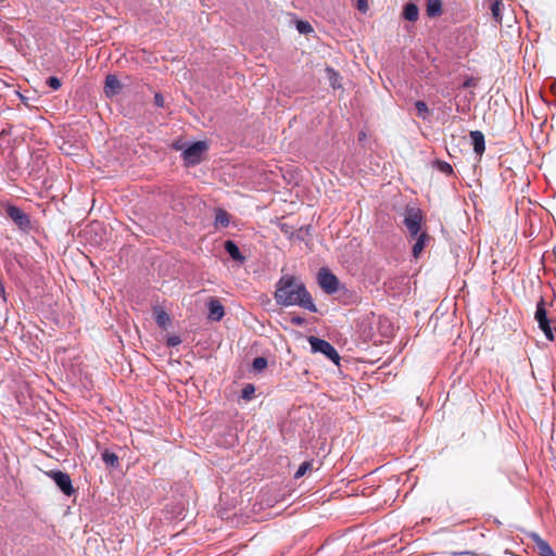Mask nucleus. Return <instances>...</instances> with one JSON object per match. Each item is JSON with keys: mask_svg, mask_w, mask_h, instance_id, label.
Returning a JSON list of instances; mask_svg holds the SVG:
<instances>
[{"mask_svg": "<svg viewBox=\"0 0 556 556\" xmlns=\"http://www.w3.org/2000/svg\"><path fill=\"white\" fill-rule=\"evenodd\" d=\"M274 296L277 304L281 306L296 305L312 313L317 312V307L305 285L293 275H285L277 281Z\"/></svg>", "mask_w": 556, "mask_h": 556, "instance_id": "nucleus-1", "label": "nucleus"}, {"mask_svg": "<svg viewBox=\"0 0 556 556\" xmlns=\"http://www.w3.org/2000/svg\"><path fill=\"white\" fill-rule=\"evenodd\" d=\"M308 342L311 344L313 352H319L327 356L332 362H334L336 364H339L340 356L337 350L328 341L316 337H309Z\"/></svg>", "mask_w": 556, "mask_h": 556, "instance_id": "nucleus-2", "label": "nucleus"}, {"mask_svg": "<svg viewBox=\"0 0 556 556\" xmlns=\"http://www.w3.org/2000/svg\"><path fill=\"white\" fill-rule=\"evenodd\" d=\"M47 477L52 479L58 488L67 496L75 493L72 479L68 473L61 470H49L45 472Z\"/></svg>", "mask_w": 556, "mask_h": 556, "instance_id": "nucleus-3", "label": "nucleus"}, {"mask_svg": "<svg viewBox=\"0 0 556 556\" xmlns=\"http://www.w3.org/2000/svg\"><path fill=\"white\" fill-rule=\"evenodd\" d=\"M422 212L417 207H407L405 211L404 225L413 237H416L421 228Z\"/></svg>", "mask_w": 556, "mask_h": 556, "instance_id": "nucleus-4", "label": "nucleus"}, {"mask_svg": "<svg viewBox=\"0 0 556 556\" xmlns=\"http://www.w3.org/2000/svg\"><path fill=\"white\" fill-rule=\"evenodd\" d=\"M207 150L204 141H197L182 152V159L187 165H197L201 162L203 153Z\"/></svg>", "mask_w": 556, "mask_h": 556, "instance_id": "nucleus-5", "label": "nucleus"}, {"mask_svg": "<svg viewBox=\"0 0 556 556\" xmlns=\"http://www.w3.org/2000/svg\"><path fill=\"white\" fill-rule=\"evenodd\" d=\"M5 213L21 230L26 231L30 229L29 216L20 207L9 204L5 206Z\"/></svg>", "mask_w": 556, "mask_h": 556, "instance_id": "nucleus-6", "label": "nucleus"}, {"mask_svg": "<svg viewBox=\"0 0 556 556\" xmlns=\"http://www.w3.org/2000/svg\"><path fill=\"white\" fill-rule=\"evenodd\" d=\"M318 283L328 294H332L339 289L338 278L327 268H321L318 271Z\"/></svg>", "mask_w": 556, "mask_h": 556, "instance_id": "nucleus-7", "label": "nucleus"}, {"mask_svg": "<svg viewBox=\"0 0 556 556\" xmlns=\"http://www.w3.org/2000/svg\"><path fill=\"white\" fill-rule=\"evenodd\" d=\"M208 319L219 321L225 315V308L222 302L216 298H210L207 302Z\"/></svg>", "mask_w": 556, "mask_h": 556, "instance_id": "nucleus-8", "label": "nucleus"}, {"mask_svg": "<svg viewBox=\"0 0 556 556\" xmlns=\"http://www.w3.org/2000/svg\"><path fill=\"white\" fill-rule=\"evenodd\" d=\"M531 540L534 548L541 556H556V553L553 551L548 542L542 539L539 534L532 533Z\"/></svg>", "mask_w": 556, "mask_h": 556, "instance_id": "nucleus-9", "label": "nucleus"}, {"mask_svg": "<svg viewBox=\"0 0 556 556\" xmlns=\"http://www.w3.org/2000/svg\"><path fill=\"white\" fill-rule=\"evenodd\" d=\"M123 89V85L116 75L110 74L105 77L104 92L109 98L118 94Z\"/></svg>", "mask_w": 556, "mask_h": 556, "instance_id": "nucleus-10", "label": "nucleus"}, {"mask_svg": "<svg viewBox=\"0 0 556 556\" xmlns=\"http://www.w3.org/2000/svg\"><path fill=\"white\" fill-rule=\"evenodd\" d=\"M470 139L472 142L473 151L478 155H482L485 150L484 135L479 130L470 131Z\"/></svg>", "mask_w": 556, "mask_h": 556, "instance_id": "nucleus-11", "label": "nucleus"}, {"mask_svg": "<svg viewBox=\"0 0 556 556\" xmlns=\"http://www.w3.org/2000/svg\"><path fill=\"white\" fill-rule=\"evenodd\" d=\"M225 247V250L226 252L230 255V257L233 260V261H237L239 263H244L245 261V257L242 255V253L240 252L238 245L231 241V240H227L224 244Z\"/></svg>", "mask_w": 556, "mask_h": 556, "instance_id": "nucleus-12", "label": "nucleus"}, {"mask_svg": "<svg viewBox=\"0 0 556 556\" xmlns=\"http://www.w3.org/2000/svg\"><path fill=\"white\" fill-rule=\"evenodd\" d=\"M426 12L429 17L442 15V0H427Z\"/></svg>", "mask_w": 556, "mask_h": 556, "instance_id": "nucleus-13", "label": "nucleus"}, {"mask_svg": "<svg viewBox=\"0 0 556 556\" xmlns=\"http://www.w3.org/2000/svg\"><path fill=\"white\" fill-rule=\"evenodd\" d=\"M403 17L409 22H416L419 17V9L413 3H406L403 9Z\"/></svg>", "mask_w": 556, "mask_h": 556, "instance_id": "nucleus-14", "label": "nucleus"}, {"mask_svg": "<svg viewBox=\"0 0 556 556\" xmlns=\"http://www.w3.org/2000/svg\"><path fill=\"white\" fill-rule=\"evenodd\" d=\"M154 318L156 324L163 329H166L172 323L169 315L160 307L154 309Z\"/></svg>", "mask_w": 556, "mask_h": 556, "instance_id": "nucleus-15", "label": "nucleus"}, {"mask_svg": "<svg viewBox=\"0 0 556 556\" xmlns=\"http://www.w3.org/2000/svg\"><path fill=\"white\" fill-rule=\"evenodd\" d=\"M229 224H230V214L223 208H217L215 211V226L226 228L229 226Z\"/></svg>", "mask_w": 556, "mask_h": 556, "instance_id": "nucleus-16", "label": "nucleus"}, {"mask_svg": "<svg viewBox=\"0 0 556 556\" xmlns=\"http://www.w3.org/2000/svg\"><path fill=\"white\" fill-rule=\"evenodd\" d=\"M429 240V236L426 232H421L417 235V240L413 245V255L414 257H418L422 250L426 247V242Z\"/></svg>", "mask_w": 556, "mask_h": 556, "instance_id": "nucleus-17", "label": "nucleus"}, {"mask_svg": "<svg viewBox=\"0 0 556 556\" xmlns=\"http://www.w3.org/2000/svg\"><path fill=\"white\" fill-rule=\"evenodd\" d=\"M503 7H504V4L501 0H494L491 4L490 10H491L492 16L497 23H502Z\"/></svg>", "mask_w": 556, "mask_h": 556, "instance_id": "nucleus-18", "label": "nucleus"}, {"mask_svg": "<svg viewBox=\"0 0 556 556\" xmlns=\"http://www.w3.org/2000/svg\"><path fill=\"white\" fill-rule=\"evenodd\" d=\"M535 319H536L538 324L547 320V312L545 308V302L542 298L539 301V303L536 304Z\"/></svg>", "mask_w": 556, "mask_h": 556, "instance_id": "nucleus-19", "label": "nucleus"}, {"mask_svg": "<svg viewBox=\"0 0 556 556\" xmlns=\"http://www.w3.org/2000/svg\"><path fill=\"white\" fill-rule=\"evenodd\" d=\"M102 460L111 467H117L119 465L118 457L113 452H109V451L103 452Z\"/></svg>", "mask_w": 556, "mask_h": 556, "instance_id": "nucleus-20", "label": "nucleus"}, {"mask_svg": "<svg viewBox=\"0 0 556 556\" xmlns=\"http://www.w3.org/2000/svg\"><path fill=\"white\" fill-rule=\"evenodd\" d=\"M313 468V462H304L300 465V467L298 468V470L295 471L294 473V478L295 479H300L302 478L308 470H312Z\"/></svg>", "mask_w": 556, "mask_h": 556, "instance_id": "nucleus-21", "label": "nucleus"}, {"mask_svg": "<svg viewBox=\"0 0 556 556\" xmlns=\"http://www.w3.org/2000/svg\"><path fill=\"white\" fill-rule=\"evenodd\" d=\"M539 327L544 332L547 340L554 341L555 338H554L553 329L549 325L548 319L545 321L539 323Z\"/></svg>", "mask_w": 556, "mask_h": 556, "instance_id": "nucleus-22", "label": "nucleus"}, {"mask_svg": "<svg viewBox=\"0 0 556 556\" xmlns=\"http://www.w3.org/2000/svg\"><path fill=\"white\" fill-rule=\"evenodd\" d=\"M415 108H416L418 116H420L424 119H426L428 117L429 110H428V106H427L426 102L417 101L415 103Z\"/></svg>", "mask_w": 556, "mask_h": 556, "instance_id": "nucleus-23", "label": "nucleus"}, {"mask_svg": "<svg viewBox=\"0 0 556 556\" xmlns=\"http://www.w3.org/2000/svg\"><path fill=\"white\" fill-rule=\"evenodd\" d=\"M255 393V388L253 384L248 383L243 387L241 391V397L245 401L252 400L253 395Z\"/></svg>", "mask_w": 556, "mask_h": 556, "instance_id": "nucleus-24", "label": "nucleus"}, {"mask_svg": "<svg viewBox=\"0 0 556 556\" xmlns=\"http://www.w3.org/2000/svg\"><path fill=\"white\" fill-rule=\"evenodd\" d=\"M296 29L301 33V34H309L313 31V27L312 25L308 23V22H305V21H299L296 23Z\"/></svg>", "mask_w": 556, "mask_h": 556, "instance_id": "nucleus-25", "label": "nucleus"}, {"mask_svg": "<svg viewBox=\"0 0 556 556\" xmlns=\"http://www.w3.org/2000/svg\"><path fill=\"white\" fill-rule=\"evenodd\" d=\"M267 366V359L265 357H256L253 361V368L257 371L263 370Z\"/></svg>", "mask_w": 556, "mask_h": 556, "instance_id": "nucleus-26", "label": "nucleus"}, {"mask_svg": "<svg viewBox=\"0 0 556 556\" xmlns=\"http://www.w3.org/2000/svg\"><path fill=\"white\" fill-rule=\"evenodd\" d=\"M278 227L281 230V232H283L289 238L293 237V227L292 226L288 225L287 223H279Z\"/></svg>", "mask_w": 556, "mask_h": 556, "instance_id": "nucleus-27", "label": "nucleus"}, {"mask_svg": "<svg viewBox=\"0 0 556 556\" xmlns=\"http://www.w3.org/2000/svg\"><path fill=\"white\" fill-rule=\"evenodd\" d=\"M47 85L53 90H58L61 87V80L55 76H51L47 79Z\"/></svg>", "mask_w": 556, "mask_h": 556, "instance_id": "nucleus-28", "label": "nucleus"}, {"mask_svg": "<svg viewBox=\"0 0 556 556\" xmlns=\"http://www.w3.org/2000/svg\"><path fill=\"white\" fill-rule=\"evenodd\" d=\"M439 168L441 169V172L450 175L453 173V167L451 166V164L446 163V162H440L439 163Z\"/></svg>", "mask_w": 556, "mask_h": 556, "instance_id": "nucleus-29", "label": "nucleus"}, {"mask_svg": "<svg viewBox=\"0 0 556 556\" xmlns=\"http://www.w3.org/2000/svg\"><path fill=\"white\" fill-rule=\"evenodd\" d=\"M181 343V340L178 336H170L168 339H167V345L168 346H177Z\"/></svg>", "mask_w": 556, "mask_h": 556, "instance_id": "nucleus-30", "label": "nucleus"}, {"mask_svg": "<svg viewBox=\"0 0 556 556\" xmlns=\"http://www.w3.org/2000/svg\"><path fill=\"white\" fill-rule=\"evenodd\" d=\"M306 323L304 317L301 316H292L291 324L294 326H303Z\"/></svg>", "mask_w": 556, "mask_h": 556, "instance_id": "nucleus-31", "label": "nucleus"}, {"mask_svg": "<svg viewBox=\"0 0 556 556\" xmlns=\"http://www.w3.org/2000/svg\"><path fill=\"white\" fill-rule=\"evenodd\" d=\"M357 9L365 13L368 10V2L367 0H357Z\"/></svg>", "mask_w": 556, "mask_h": 556, "instance_id": "nucleus-32", "label": "nucleus"}, {"mask_svg": "<svg viewBox=\"0 0 556 556\" xmlns=\"http://www.w3.org/2000/svg\"><path fill=\"white\" fill-rule=\"evenodd\" d=\"M328 72L330 73L331 86L333 88H336L337 87V79H338L339 75L333 70H328Z\"/></svg>", "mask_w": 556, "mask_h": 556, "instance_id": "nucleus-33", "label": "nucleus"}, {"mask_svg": "<svg viewBox=\"0 0 556 556\" xmlns=\"http://www.w3.org/2000/svg\"><path fill=\"white\" fill-rule=\"evenodd\" d=\"M154 103L156 106L162 108L164 105V98L161 93H155L154 96Z\"/></svg>", "mask_w": 556, "mask_h": 556, "instance_id": "nucleus-34", "label": "nucleus"}, {"mask_svg": "<svg viewBox=\"0 0 556 556\" xmlns=\"http://www.w3.org/2000/svg\"><path fill=\"white\" fill-rule=\"evenodd\" d=\"M99 229H101V225L99 223H91L87 226V230L86 232L88 231H98Z\"/></svg>", "mask_w": 556, "mask_h": 556, "instance_id": "nucleus-35", "label": "nucleus"}, {"mask_svg": "<svg viewBox=\"0 0 556 556\" xmlns=\"http://www.w3.org/2000/svg\"><path fill=\"white\" fill-rule=\"evenodd\" d=\"M469 86H470V81H466V83L464 84V87H469Z\"/></svg>", "mask_w": 556, "mask_h": 556, "instance_id": "nucleus-36", "label": "nucleus"}]
</instances>
